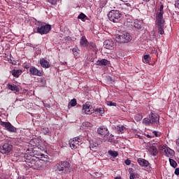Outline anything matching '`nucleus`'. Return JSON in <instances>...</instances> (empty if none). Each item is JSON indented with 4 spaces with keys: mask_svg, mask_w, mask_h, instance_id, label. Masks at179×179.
<instances>
[{
    "mask_svg": "<svg viewBox=\"0 0 179 179\" xmlns=\"http://www.w3.org/2000/svg\"><path fill=\"white\" fill-rule=\"evenodd\" d=\"M148 152L152 155V156H157L159 151H157V148L155 145H151L148 148Z\"/></svg>",
    "mask_w": 179,
    "mask_h": 179,
    "instance_id": "4be33fe9",
    "label": "nucleus"
},
{
    "mask_svg": "<svg viewBox=\"0 0 179 179\" xmlns=\"http://www.w3.org/2000/svg\"><path fill=\"white\" fill-rule=\"evenodd\" d=\"M121 16H122V15L118 10H112L108 14L109 20L113 22V23H118V22L121 20Z\"/></svg>",
    "mask_w": 179,
    "mask_h": 179,
    "instance_id": "20e7f679",
    "label": "nucleus"
},
{
    "mask_svg": "<svg viewBox=\"0 0 179 179\" xmlns=\"http://www.w3.org/2000/svg\"><path fill=\"white\" fill-rule=\"evenodd\" d=\"M108 155L112 156V157H117V156H118V152L117 151L109 150Z\"/></svg>",
    "mask_w": 179,
    "mask_h": 179,
    "instance_id": "cd10ccee",
    "label": "nucleus"
},
{
    "mask_svg": "<svg viewBox=\"0 0 179 179\" xmlns=\"http://www.w3.org/2000/svg\"><path fill=\"white\" fill-rule=\"evenodd\" d=\"M115 40L117 43L120 44H124L125 43H129L132 40V36L128 32L122 31L119 34L116 35Z\"/></svg>",
    "mask_w": 179,
    "mask_h": 179,
    "instance_id": "7ed1b4c3",
    "label": "nucleus"
},
{
    "mask_svg": "<svg viewBox=\"0 0 179 179\" xmlns=\"http://www.w3.org/2000/svg\"><path fill=\"white\" fill-rule=\"evenodd\" d=\"M124 163L127 164V166H129V164H131V160L127 159L125 160Z\"/></svg>",
    "mask_w": 179,
    "mask_h": 179,
    "instance_id": "79ce46f5",
    "label": "nucleus"
},
{
    "mask_svg": "<svg viewBox=\"0 0 179 179\" xmlns=\"http://www.w3.org/2000/svg\"><path fill=\"white\" fill-rule=\"evenodd\" d=\"M106 104H107V106H109L110 107H111V106H117V103H115V102H113V101H106Z\"/></svg>",
    "mask_w": 179,
    "mask_h": 179,
    "instance_id": "2f4dec72",
    "label": "nucleus"
},
{
    "mask_svg": "<svg viewBox=\"0 0 179 179\" xmlns=\"http://www.w3.org/2000/svg\"><path fill=\"white\" fill-rule=\"evenodd\" d=\"M69 143L71 149H78L79 148V138H73L69 140Z\"/></svg>",
    "mask_w": 179,
    "mask_h": 179,
    "instance_id": "f8f14e48",
    "label": "nucleus"
},
{
    "mask_svg": "<svg viewBox=\"0 0 179 179\" xmlns=\"http://www.w3.org/2000/svg\"><path fill=\"white\" fill-rule=\"evenodd\" d=\"M85 17H86V15L85 14H83V13H81L78 15V19H81V20H83V19H85Z\"/></svg>",
    "mask_w": 179,
    "mask_h": 179,
    "instance_id": "4c0bfd02",
    "label": "nucleus"
},
{
    "mask_svg": "<svg viewBox=\"0 0 179 179\" xmlns=\"http://www.w3.org/2000/svg\"><path fill=\"white\" fill-rule=\"evenodd\" d=\"M96 113H99L100 114H104V108H99L96 109Z\"/></svg>",
    "mask_w": 179,
    "mask_h": 179,
    "instance_id": "c9c22d12",
    "label": "nucleus"
},
{
    "mask_svg": "<svg viewBox=\"0 0 179 179\" xmlns=\"http://www.w3.org/2000/svg\"><path fill=\"white\" fill-rule=\"evenodd\" d=\"M48 2H49L50 5H55V3H57V0H48Z\"/></svg>",
    "mask_w": 179,
    "mask_h": 179,
    "instance_id": "58836bf2",
    "label": "nucleus"
},
{
    "mask_svg": "<svg viewBox=\"0 0 179 179\" xmlns=\"http://www.w3.org/2000/svg\"><path fill=\"white\" fill-rule=\"evenodd\" d=\"M0 39H1V36H0Z\"/></svg>",
    "mask_w": 179,
    "mask_h": 179,
    "instance_id": "603ef678",
    "label": "nucleus"
},
{
    "mask_svg": "<svg viewBox=\"0 0 179 179\" xmlns=\"http://www.w3.org/2000/svg\"><path fill=\"white\" fill-rule=\"evenodd\" d=\"M0 125L5 128L8 132H16V127H15L9 122L0 121Z\"/></svg>",
    "mask_w": 179,
    "mask_h": 179,
    "instance_id": "0eeeda50",
    "label": "nucleus"
},
{
    "mask_svg": "<svg viewBox=\"0 0 179 179\" xmlns=\"http://www.w3.org/2000/svg\"><path fill=\"white\" fill-rule=\"evenodd\" d=\"M51 31V25L50 24H45L41 25V27L37 28L36 33H38L39 34H48L50 31Z\"/></svg>",
    "mask_w": 179,
    "mask_h": 179,
    "instance_id": "39448f33",
    "label": "nucleus"
},
{
    "mask_svg": "<svg viewBox=\"0 0 179 179\" xmlns=\"http://www.w3.org/2000/svg\"><path fill=\"white\" fill-rule=\"evenodd\" d=\"M147 138H155V136L148 134Z\"/></svg>",
    "mask_w": 179,
    "mask_h": 179,
    "instance_id": "49530a36",
    "label": "nucleus"
},
{
    "mask_svg": "<svg viewBox=\"0 0 179 179\" xmlns=\"http://www.w3.org/2000/svg\"><path fill=\"white\" fill-rule=\"evenodd\" d=\"M45 162L43 159H40L38 158H36L35 161V165L34 166V170H41L43 167H44Z\"/></svg>",
    "mask_w": 179,
    "mask_h": 179,
    "instance_id": "9b49d317",
    "label": "nucleus"
},
{
    "mask_svg": "<svg viewBox=\"0 0 179 179\" xmlns=\"http://www.w3.org/2000/svg\"><path fill=\"white\" fill-rule=\"evenodd\" d=\"M150 62V56L149 55H144V62H145V64H149Z\"/></svg>",
    "mask_w": 179,
    "mask_h": 179,
    "instance_id": "c756f323",
    "label": "nucleus"
},
{
    "mask_svg": "<svg viewBox=\"0 0 179 179\" xmlns=\"http://www.w3.org/2000/svg\"><path fill=\"white\" fill-rule=\"evenodd\" d=\"M135 120H136V121H141V120H142V115H141V114H138V115H136V116H135Z\"/></svg>",
    "mask_w": 179,
    "mask_h": 179,
    "instance_id": "e433bc0d",
    "label": "nucleus"
},
{
    "mask_svg": "<svg viewBox=\"0 0 179 179\" xmlns=\"http://www.w3.org/2000/svg\"><path fill=\"white\" fill-rule=\"evenodd\" d=\"M41 82H42L43 85H45V79L44 78L41 79Z\"/></svg>",
    "mask_w": 179,
    "mask_h": 179,
    "instance_id": "a18cd8bd",
    "label": "nucleus"
},
{
    "mask_svg": "<svg viewBox=\"0 0 179 179\" xmlns=\"http://www.w3.org/2000/svg\"><path fill=\"white\" fill-rule=\"evenodd\" d=\"M8 87L9 90H11L12 92H19V87L16 85L8 84Z\"/></svg>",
    "mask_w": 179,
    "mask_h": 179,
    "instance_id": "393cba45",
    "label": "nucleus"
},
{
    "mask_svg": "<svg viewBox=\"0 0 179 179\" xmlns=\"http://www.w3.org/2000/svg\"><path fill=\"white\" fill-rule=\"evenodd\" d=\"M36 159H34V157H31L25 160L26 167H30L31 169H34V165L36 164Z\"/></svg>",
    "mask_w": 179,
    "mask_h": 179,
    "instance_id": "4468645a",
    "label": "nucleus"
},
{
    "mask_svg": "<svg viewBox=\"0 0 179 179\" xmlns=\"http://www.w3.org/2000/svg\"><path fill=\"white\" fill-rule=\"evenodd\" d=\"M162 149L164 150L165 156H167V157H173V156L176 155L174 150H173L171 148H169L166 145L162 146Z\"/></svg>",
    "mask_w": 179,
    "mask_h": 179,
    "instance_id": "6e6552de",
    "label": "nucleus"
},
{
    "mask_svg": "<svg viewBox=\"0 0 179 179\" xmlns=\"http://www.w3.org/2000/svg\"><path fill=\"white\" fill-rule=\"evenodd\" d=\"M169 163H170L171 166L172 167H173L174 169H176L177 167V162H176V161H174V159H169Z\"/></svg>",
    "mask_w": 179,
    "mask_h": 179,
    "instance_id": "c85d7f7f",
    "label": "nucleus"
},
{
    "mask_svg": "<svg viewBox=\"0 0 179 179\" xmlns=\"http://www.w3.org/2000/svg\"><path fill=\"white\" fill-rule=\"evenodd\" d=\"M29 73L34 76H43V71L38 70L33 66L29 68Z\"/></svg>",
    "mask_w": 179,
    "mask_h": 179,
    "instance_id": "1a4fd4ad",
    "label": "nucleus"
},
{
    "mask_svg": "<svg viewBox=\"0 0 179 179\" xmlns=\"http://www.w3.org/2000/svg\"><path fill=\"white\" fill-rule=\"evenodd\" d=\"M164 9V6L162 4L156 13V24L158 27V33H159V34H164L165 21L163 17V15L164 14V11L163 10Z\"/></svg>",
    "mask_w": 179,
    "mask_h": 179,
    "instance_id": "f257e3e1",
    "label": "nucleus"
},
{
    "mask_svg": "<svg viewBox=\"0 0 179 179\" xmlns=\"http://www.w3.org/2000/svg\"><path fill=\"white\" fill-rule=\"evenodd\" d=\"M69 104L71 106V107H75L78 104V102L76 101V99H73L69 102Z\"/></svg>",
    "mask_w": 179,
    "mask_h": 179,
    "instance_id": "7c9ffc66",
    "label": "nucleus"
},
{
    "mask_svg": "<svg viewBox=\"0 0 179 179\" xmlns=\"http://www.w3.org/2000/svg\"><path fill=\"white\" fill-rule=\"evenodd\" d=\"M11 74L15 78H19V76H20V75H22V70H15L14 69L11 71Z\"/></svg>",
    "mask_w": 179,
    "mask_h": 179,
    "instance_id": "a878e982",
    "label": "nucleus"
},
{
    "mask_svg": "<svg viewBox=\"0 0 179 179\" xmlns=\"http://www.w3.org/2000/svg\"><path fill=\"white\" fill-rule=\"evenodd\" d=\"M150 120L151 121V124H159V122L160 121V116L157 113L151 112L150 114Z\"/></svg>",
    "mask_w": 179,
    "mask_h": 179,
    "instance_id": "ddd939ff",
    "label": "nucleus"
},
{
    "mask_svg": "<svg viewBox=\"0 0 179 179\" xmlns=\"http://www.w3.org/2000/svg\"><path fill=\"white\" fill-rule=\"evenodd\" d=\"M127 131V127H125L124 125L117 126L116 132L117 134H125V131Z\"/></svg>",
    "mask_w": 179,
    "mask_h": 179,
    "instance_id": "b1692460",
    "label": "nucleus"
},
{
    "mask_svg": "<svg viewBox=\"0 0 179 179\" xmlns=\"http://www.w3.org/2000/svg\"><path fill=\"white\" fill-rule=\"evenodd\" d=\"M125 5L126 6H129V7L131 6V4L129 3H126Z\"/></svg>",
    "mask_w": 179,
    "mask_h": 179,
    "instance_id": "de8ad7c7",
    "label": "nucleus"
},
{
    "mask_svg": "<svg viewBox=\"0 0 179 179\" xmlns=\"http://www.w3.org/2000/svg\"><path fill=\"white\" fill-rule=\"evenodd\" d=\"M13 150V145L10 143H5L3 144L1 148H0V152L5 154V155H9V153H12V150Z\"/></svg>",
    "mask_w": 179,
    "mask_h": 179,
    "instance_id": "423d86ee",
    "label": "nucleus"
},
{
    "mask_svg": "<svg viewBox=\"0 0 179 179\" xmlns=\"http://www.w3.org/2000/svg\"><path fill=\"white\" fill-rule=\"evenodd\" d=\"M138 163L140 166H142V167H148V166H149V162L143 158H138Z\"/></svg>",
    "mask_w": 179,
    "mask_h": 179,
    "instance_id": "412c9836",
    "label": "nucleus"
},
{
    "mask_svg": "<svg viewBox=\"0 0 179 179\" xmlns=\"http://www.w3.org/2000/svg\"><path fill=\"white\" fill-rule=\"evenodd\" d=\"M42 132H43V134H44V135H48V134H50V129L47 127L43 128L42 129Z\"/></svg>",
    "mask_w": 179,
    "mask_h": 179,
    "instance_id": "72a5a7b5",
    "label": "nucleus"
},
{
    "mask_svg": "<svg viewBox=\"0 0 179 179\" xmlns=\"http://www.w3.org/2000/svg\"><path fill=\"white\" fill-rule=\"evenodd\" d=\"M103 45L107 50H114L115 44L113 41L108 39L104 41Z\"/></svg>",
    "mask_w": 179,
    "mask_h": 179,
    "instance_id": "2eb2a0df",
    "label": "nucleus"
},
{
    "mask_svg": "<svg viewBox=\"0 0 179 179\" xmlns=\"http://www.w3.org/2000/svg\"><path fill=\"white\" fill-rule=\"evenodd\" d=\"M97 133L99 135H101L102 136H108V135H110L108 129L104 126H101L99 128H98Z\"/></svg>",
    "mask_w": 179,
    "mask_h": 179,
    "instance_id": "9d476101",
    "label": "nucleus"
},
{
    "mask_svg": "<svg viewBox=\"0 0 179 179\" xmlns=\"http://www.w3.org/2000/svg\"><path fill=\"white\" fill-rule=\"evenodd\" d=\"M159 135H160V133H158L156 131H152V136H154V138H155V136H156V137L159 136Z\"/></svg>",
    "mask_w": 179,
    "mask_h": 179,
    "instance_id": "ea45409f",
    "label": "nucleus"
},
{
    "mask_svg": "<svg viewBox=\"0 0 179 179\" xmlns=\"http://www.w3.org/2000/svg\"><path fill=\"white\" fill-rule=\"evenodd\" d=\"M89 42H87V39H86V36H82L80 41V47H87L89 45Z\"/></svg>",
    "mask_w": 179,
    "mask_h": 179,
    "instance_id": "5701e85b",
    "label": "nucleus"
},
{
    "mask_svg": "<svg viewBox=\"0 0 179 179\" xmlns=\"http://www.w3.org/2000/svg\"><path fill=\"white\" fill-rule=\"evenodd\" d=\"M73 52H76V48L73 49Z\"/></svg>",
    "mask_w": 179,
    "mask_h": 179,
    "instance_id": "09e8293b",
    "label": "nucleus"
},
{
    "mask_svg": "<svg viewBox=\"0 0 179 179\" xmlns=\"http://www.w3.org/2000/svg\"><path fill=\"white\" fill-rule=\"evenodd\" d=\"M83 127H93V124L89 122H85L83 123Z\"/></svg>",
    "mask_w": 179,
    "mask_h": 179,
    "instance_id": "473e14b6",
    "label": "nucleus"
},
{
    "mask_svg": "<svg viewBox=\"0 0 179 179\" xmlns=\"http://www.w3.org/2000/svg\"><path fill=\"white\" fill-rule=\"evenodd\" d=\"M83 112L85 114H92V106L87 103H86L83 106Z\"/></svg>",
    "mask_w": 179,
    "mask_h": 179,
    "instance_id": "a211bd4d",
    "label": "nucleus"
},
{
    "mask_svg": "<svg viewBox=\"0 0 179 179\" xmlns=\"http://www.w3.org/2000/svg\"><path fill=\"white\" fill-rule=\"evenodd\" d=\"M39 64L42 68H50V62H48V61L45 60L44 58L39 60Z\"/></svg>",
    "mask_w": 179,
    "mask_h": 179,
    "instance_id": "aec40b11",
    "label": "nucleus"
},
{
    "mask_svg": "<svg viewBox=\"0 0 179 179\" xmlns=\"http://www.w3.org/2000/svg\"><path fill=\"white\" fill-rule=\"evenodd\" d=\"M144 2H149L150 0H143Z\"/></svg>",
    "mask_w": 179,
    "mask_h": 179,
    "instance_id": "8fccbe9b",
    "label": "nucleus"
},
{
    "mask_svg": "<svg viewBox=\"0 0 179 179\" xmlns=\"http://www.w3.org/2000/svg\"><path fill=\"white\" fill-rule=\"evenodd\" d=\"M175 7L178 8V9H179V0L175 1Z\"/></svg>",
    "mask_w": 179,
    "mask_h": 179,
    "instance_id": "a19ab883",
    "label": "nucleus"
},
{
    "mask_svg": "<svg viewBox=\"0 0 179 179\" xmlns=\"http://www.w3.org/2000/svg\"><path fill=\"white\" fill-rule=\"evenodd\" d=\"M143 124H144L145 125H150V124H152V122L150 119L145 117L143 120Z\"/></svg>",
    "mask_w": 179,
    "mask_h": 179,
    "instance_id": "bb28decb",
    "label": "nucleus"
},
{
    "mask_svg": "<svg viewBox=\"0 0 179 179\" xmlns=\"http://www.w3.org/2000/svg\"><path fill=\"white\" fill-rule=\"evenodd\" d=\"M175 174L176 176H179V168L175 169Z\"/></svg>",
    "mask_w": 179,
    "mask_h": 179,
    "instance_id": "37998d69",
    "label": "nucleus"
},
{
    "mask_svg": "<svg viewBox=\"0 0 179 179\" xmlns=\"http://www.w3.org/2000/svg\"><path fill=\"white\" fill-rule=\"evenodd\" d=\"M96 65H98L99 66H107V65H110V61L106 59H101L96 61Z\"/></svg>",
    "mask_w": 179,
    "mask_h": 179,
    "instance_id": "f3484780",
    "label": "nucleus"
},
{
    "mask_svg": "<svg viewBox=\"0 0 179 179\" xmlns=\"http://www.w3.org/2000/svg\"><path fill=\"white\" fill-rule=\"evenodd\" d=\"M143 23V21L142 20H136L133 23V26L136 29V30H141V29H142Z\"/></svg>",
    "mask_w": 179,
    "mask_h": 179,
    "instance_id": "6ab92c4d",
    "label": "nucleus"
},
{
    "mask_svg": "<svg viewBox=\"0 0 179 179\" xmlns=\"http://www.w3.org/2000/svg\"><path fill=\"white\" fill-rule=\"evenodd\" d=\"M99 145H100V141L99 140H92L90 143V148L91 150H94V152H96V150H97V148H99Z\"/></svg>",
    "mask_w": 179,
    "mask_h": 179,
    "instance_id": "dca6fc26",
    "label": "nucleus"
},
{
    "mask_svg": "<svg viewBox=\"0 0 179 179\" xmlns=\"http://www.w3.org/2000/svg\"><path fill=\"white\" fill-rule=\"evenodd\" d=\"M115 179H121V177H116Z\"/></svg>",
    "mask_w": 179,
    "mask_h": 179,
    "instance_id": "3c124183",
    "label": "nucleus"
},
{
    "mask_svg": "<svg viewBox=\"0 0 179 179\" xmlns=\"http://www.w3.org/2000/svg\"><path fill=\"white\" fill-rule=\"evenodd\" d=\"M69 167H71V164L67 161H63L57 164L55 169L59 174H62V173H68L69 171Z\"/></svg>",
    "mask_w": 179,
    "mask_h": 179,
    "instance_id": "f03ea898",
    "label": "nucleus"
},
{
    "mask_svg": "<svg viewBox=\"0 0 179 179\" xmlns=\"http://www.w3.org/2000/svg\"><path fill=\"white\" fill-rule=\"evenodd\" d=\"M134 178H135V174L131 173V174L130 175V179H134Z\"/></svg>",
    "mask_w": 179,
    "mask_h": 179,
    "instance_id": "c03bdc74",
    "label": "nucleus"
},
{
    "mask_svg": "<svg viewBox=\"0 0 179 179\" xmlns=\"http://www.w3.org/2000/svg\"><path fill=\"white\" fill-rule=\"evenodd\" d=\"M87 47H89V48H96V44L93 42H90L88 43Z\"/></svg>",
    "mask_w": 179,
    "mask_h": 179,
    "instance_id": "f704fd0d",
    "label": "nucleus"
}]
</instances>
